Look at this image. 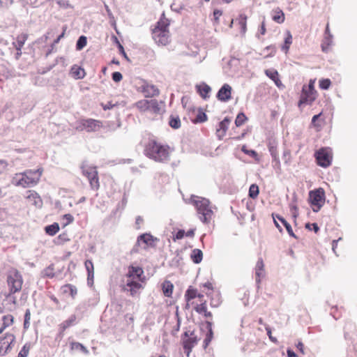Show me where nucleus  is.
Segmentation results:
<instances>
[{
    "mask_svg": "<svg viewBox=\"0 0 357 357\" xmlns=\"http://www.w3.org/2000/svg\"><path fill=\"white\" fill-rule=\"evenodd\" d=\"M144 151L147 157L156 162H165L169 160L168 146L162 145L155 140L149 142Z\"/></svg>",
    "mask_w": 357,
    "mask_h": 357,
    "instance_id": "1",
    "label": "nucleus"
},
{
    "mask_svg": "<svg viewBox=\"0 0 357 357\" xmlns=\"http://www.w3.org/2000/svg\"><path fill=\"white\" fill-rule=\"evenodd\" d=\"M191 199L199 214L200 220L204 223H208L213 215V211L209 206V200L206 198L195 196H192Z\"/></svg>",
    "mask_w": 357,
    "mask_h": 357,
    "instance_id": "2",
    "label": "nucleus"
},
{
    "mask_svg": "<svg viewBox=\"0 0 357 357\" xmlns=\"http://www.w3.org/2000/svg\"><path fill=\"white\" fill-rule=\"evenodd\" d=\"M42 174V169L26 170L22 174V178L17 181V185L24 188L30 187L37 184Z\"/></svg>",
    "mask_w": 357,
    "mask_h": 357,
    "instance_id": "3",
    "label": "nucleus"
},
{
    "mask_svg": "<svg viewBox=\"0 0 357 357\" xmlns=\"http://www.w3.org/2000/svg\"><path fill=\"white\" fill-rule=\"evenodd\" d=\"M316 162L321 167H330L333 159V153L331 148L326 146L317 151L314 154Z\"/></svg>",
    "mask_w": 357,
    "mask_h": 357,
    "instance_id": "4",
    "label": "nucleus"
},
{
    "mask_svg": "<svg viewBox=\"0 0 357 357\" xmlns=\"http://www.w3.org/2000/svg\"><path fill=\"white\" fill-rule=\"evenodd\" d=\"M8 284L10 294L16 293L21 290L23 280L20 273L16 270L10 271L7 278Z\"/></svg>",
    "mask_w": 357,
    "mask_h": 357,
    "instance_id": "5",
    "label": "nucleus"
},
{
    "mask_svg": "<svg viewBox=\"0 0 357 357\" xmlns=\"http://www.w3.org/2000/svg\"><path fill=\"white\" fill-rule=\"evenodd\" d=\"M312 79L309 80L307 86L304 85L302 88V91L298 101V107H302L303 105L311 104L312 101Z\"/></svg>",
    "mask_w": 357,
    "mask_h": 357,
    "instance_id": "6",
    "label": "nucleus"
},
{
    "mask_svg": "<svg viewBox=\"0 0 357 357\" xmlns=\"http://www.w3.org/2000/svg\"><path fill=\"white\" fill-rule=\"evenodd\" d=\"M152 38L157 44L166 45L169 43V31L154 28L152 32Z\"/></svg>",
    "mask_w": 357,
    "mask_h": 357,
    "instance_id": "7",
    "label": "nucleus"
},
{
    "mask_svg": "<svg viewBox=\"0 0 357 357\" xmlns=\"http://www.w3.org/2000/svg\"><path fill=\"white\" fill-rule=\"evenodd\" d=\"M326 192L323 188L314 190V212L319 211L326 202Z\"/></svg>",
    "mask_w": 357,
    "mask_h": 357,
    "instance_id": "8",
    "label": "nucleus"
},
{
    "mask_svg": "<svg viewBox=\"0 0 357 357\" xmlns=\"http://www.w3.org/2000/svg\"><path fill=\"white\" fill-rule=\"evenodd\" d=\"M139 90L142 92L146 98L157 96L160 93V91L156 86L149 84L146 82H143L139 87Z\"/></svg>",
    "mask_w": 357,
    "mask_h": 357,
    "instance_id": "9",
    "label": "nucleus"
},
{
    "mask_svg": "<svg viewBox=\"0 0 357 357\" xmlns=\"http://www.w3.org/2000/svg\"><path fill=\"white\" fill-rule=\"evenodd\" d=\"M327 119L330 121L331 119L324 111L319 114L314 115V127L316 128L317 131L321 130L323 128L327 126Z\"/></svg>",
    "mask_w": 357,
    "mask_h": 357,
    "instance_id": "10",
    "label": "nucleus"
},
{
    "mask_svg": "<svg viewBox=\"0 0 357 357\" xmlns=\"http://www.w3.org/2000/svg\"><path fill=\"white\" fill-rule=\"evenodd\" d=\"M142 288V284L134 278H128L126 284L123 287L124 291H129L132 296L137 295L138 290Z\"/></svg>",
    "mask_w": 357,
    "mask_h": 357,
    "instance_id": "11",
    "label": "nucleus"
},
{
    "mask_svg": "<svg viewBox=\"0 0 357 357\" xmlns=\"http://www.w3.org/2000/svg\"><path fill=\"white\" fill-rule=\"evenodd\" d=\"M201 329L206 330V337L204 340V348H206L213 337V331L212 329V322L206 321L202 324Z\"/></svg>",
    "mask_w": 357,
    "mask_h": 357,
    "instance_id": "12",
    "label": "nucleus"
},
{
    "mask_svg": "<svg viewBox=\"0 0 357 357\" xmlns=\"http://www.w3.org/2000/svg\"><path fill=\"white\" fill-rule=\"evenodd\" d=\"M231 87L228 84H224L217 93L216 98L222 102H227L231 99Z\"/></svg>",
    "mask_w": 357,
    "mask_h": 357,
    "instance_id": "13",
    "label": "nucleus"
},
{
    "mask_svg": "<svg viewBox=\"0 0 357 357\" xmlns=\"http://www.w3.org/2000/svg\"><path fill=\"white\" fill-rule=\"evenodd\" d=\"M198 338L195 335L194 331L190 332V337L183 340V348L187 353V356H189V353L192 349L197 344Z\"/></svg>",
    "mask_w": 357,
    "mask_h": 357,
    "instance_id": "14",
    "label": "nucleus"
},
{
    "mask_svg": "<svg viewBox=\"0 0 357 357\" xmlns=\"http://www.w3.org/2000/svg\"><path fill=\"white\" fill-rule=\"evenodd\" d=\"M230 122V118L226 116L218 123V128L216 129V134L219 139H221L225 135Z\"/></svg>",
    "mask_w": 357,
    "mask_h": 357,
    "instance_id": "15",
    "label": "nucleus"
},
{
    "mask_svg": "<svg viewBox=\"0 0 357 357\" xmlns=\"http://www.w3.org/2000/svg\"><path fill=\"white\" fill-rule=\"evenodd\" d=\"M82 173L87 178L98 175V171L94 166H89L86 162H83L81 165Z\"/></svg>",
    "mask_w": 357,
    "mask_h": 357,
    "instance_id": "16",
    "label": "nucleus"
},
{
    "mask_svg": "<svg viewBox=\"0 0 357 357\" xmlns=\"http://www.w3.org/2000/svg\"><path fill=\"white\" fill-rule=\"evenodd\" d=\"M100 122L99 121L89 119L85 120L82 125L87 132H93L96 131L98 128H100Z\"/></svg>",
    "mask_w": 357,
    "mask_h": 357,
    "instance_id": "17",
    "label": "nucleus"
},
{
    "mask_svg": "<svg viewBox=\"0 0 357 357\" xmlns=\"http://www.w3.org/2000/svg\"><path fill=\"white\" fill-rule=\"evenodd\" d=\"M264 264L263 262V259L261 258H259L255 266L256 282L258 285L261 282V278H263L264 276Z\"/></svg>",
    "mask_w": 357,
    "mask_h": 357,
    "instance_id": "18",
    "label": "nucleus"
},
{
    "mask_svg": "<svg viewBox=\"0 0 357 357\" xmlns=\"http://www.w3.org/2000/svg\"><path fill=\"white\" fill-rule=\"evenodd\" d=\"M139 241L144 244V248L146 249V246H153V242L157 241V238L153 237L150 234H142L138 236Z\"/></svg>",
    "mask_w": 357,
    "mask_h": 357,
    "instance_id": "19",
    "label": "nucleus"
},
{
    "mask_svg": "<svg viewBox=\"0 0 357 357\" xmlns=\"http://www.w3.org/2000/svg\"><path fill=\"white\" fill-rule=\"evenodd\" d=\"M163 109L160 105L158 101L155 99L149 100V109L148 112L155 114H160L162 112Z\"/></svg>",
    "mask_w": 357,
    "mask_h": 357,
    "instance_id": "20",
    "label": "nucleus"
},
{
    "mask_svg": "<svg viewBox=\"0 0 357 357\" xmlns=\"http://www.w3.org/2000/svg\"><path fill=\"white\" fill-rule=\"evenodd\" d=\"M272 19L277 23L282 24L284 21V13L280 8H276L272 11Z\"/></svg>",
    "mask_w": 357,
    "mask_h": 357,
    "instance_id": "21",
    "label": "nucleus"
},
{
    "mask_svg": "<svg viewBox=\"0 0 357 357\" xmlns=\"http://www.w3.org/2000/svg\"><path fill=\"white\" fill-rule=\"evenodd\" d=\"M70 73L75 79H82L85 76V72L81 67L73 66L71 68Z\"/></svg>",
    "mask_w": 357,
    "mask_h": 357,
    "instance_id": "22",
    "label": "nucleus"
},
{
    "mask_svg": "<svg viewBox=\"0 0 357 357\" xmlns=\"http://www.w3.org/2000/svg\"><path fill=\"white\" fill-rule=\"evenodd\" d=\"M143 271L139 267L136 266H130L128 270V273L126 275L127 279L128 278H133L134 277L139 278L141 275L142 274Z\"/></svg>",
    "mask_w": 357,
    "mask_h": 357,
    "instance_id": "23",
    "label": "nucleus"
},
{
    "mask_svg": "<svg viewBox=\"0 0 357 357\" xmlns=\"http://www.w3.org/2000/svg\"><path fill=\"white\" fill-rule=\"evenodd\" d=\"M197 88L199 95L204 99H206L208 97V93L211 92V89L208 84L203 83L202 84L197 86Z\"/></svg>",
    "mask_w": 357,
    "mask_h": 357,
    "instance_id": "24",
    "label": "nucleus"
},
{
    "mask_svg": "<svg viewBox=\"0 0 357 357\" xmlns=\"http://www.w3.org/2000/svg\"><path fill=\"white\" fill-rule=\"evenodd\" d=\"M190 258L195 264H199L203 258V252L199 249H194L190 255Z\"/></svg>",
    "mask_w": 357,
    "mask_h": 357,
    "instance_id": "25",
    "label": "nucleus"
},
{
    "mask_svg": "<svg viewBox=\"0 0 357 357\" xmlns=\"http://www.w3.org/2000/svg\"><path fill=\"white\" fill-rule=\"evenodd\" d=\"M173 289L174 285L170 281L165 280L162 283V291L166 297H170L172 296Z\"/></svg>",
    "mask_w": 357,
    "mask_h": 357,
    "instance_id": "26",
    "label": "nucleus"
},
{
    "mask_svg": "<svg viewBox=\"0 0 357 357\" xmlns=\"http://www.w3.org/2000/svg\"><path fill=\"white\" fill-rule=\"evenodd\" d=\"M292 43V36L289 31H286V37L284 38V44L282 46V50L287 53L289 49L290 45Z\"/></svg>",
    "mask_w": 357,
    "mask_h": 357,
    "instance_id": "27",
    "label": "nucleus"
},
{
    "mask_svg": "<svg viewBox=\"0 0 357 357\" xmlns=\"http://www.w3.org/2000/svg\"><path fill=\"white\" fill-rule=\"evenodd\" d=\"M276 218H278L282 223L289 236L294 238H296V235L293 231L291 225L289 222H287V221L284 218L279 215H276Z\"/></svg>",
    "mask_w": 357,
    "mask_h": 357,
    "instance_id": "28",
    "label": "nucleus"
},
{
    "mask_svg": "<svg viewBox=\"0 0 357 357\" xmlns=\"http://www.w3.org/2000/svg\"><path fill=\"white\" fill-rule=\"evenodd\" d=\"M75 320H76V317H75V315L73 314L67 320L64 321L60 325L61 332H63L66 329L69 328L70 326L73 325Z\"/></svg>",
    "mask_w": 357,
    "mask_h": 357,
    "instance_id": "29",
    "label": "nucleus"
},
{
    "mask_svg": "<svg viewBox=\"0 0 357 357\" xmlns=\"http://www.w3.org/2000/svg\"><path fill=\"white\" fill-rule=\"evenodd\" d=\"M45 230L47 234H49L50 236H54L59 230V224L56 222H54L50 225H47L45 227Z\"/></svg>",
    "mask_w": 357,
    "mask_h": 357,
    "instance_id": "30",
    "label": "nucleus"
},
{
    "mask_svg": "<svg viewBox=\"0 0 357 357\" xmlns=\"http://www.w3.org/2000/svg\"><path fill=\"white\" fill-rule=\"evenodd\" d=\"M62 289L64 293H68L72 296V298H75V296L77 295V289L76 287L73 284H66L62 287Z\"/></svg>",
    "mask_w": 357,
    "mask_h": 357,
    "instance_id": "31",
    "label": "nucleus"
},
{
    "mask_svg": "<svg viewBox=\"0 0 357 357\" xmlns=\"http://www.w3.org/2000/svg\"><path fill=\"white\" fill-rule=\"evenodd\" d=\"M28 198L31 200H33L34 205H36V206L40 207L43 204V202L40 196L37 192L34 191H30V195H28Z\"/></svg>",
    "mask_w": 357,
    "mask_h": 357,
    "instance_id": "32",
    "label": "nucleus"
},
{
    "mask_svg": "<svg viewBox=\"0 0 357 357\" xmlns=\"http://www.w3.org/2000/svg\"><path fill=\"white\" fill-rule=\"evenodd\" d=\"M27 39V35L22 34L17 38L15 48L17 51H21L23 45H24L25 41Z\"/></svg>",
    "mask_w": 357,
    "mask_h": 357,
    "instance_id": "33",
    "label": "nucleus"
},
{
    "mask_svg": "<svg viewBox=\"0 0 357 357\" xmlns=\"http://www.w3.org/2000/svg\"><path fill=\"white\" fill-rule=\"evenodd\" d=\"M6 339H9V340H7V344L2 355H5L11 349V344L15 342V337L11 333H6Z\"/></svg>",
    "mask_w": 357,
    "mask_h": 357,
    "instance_id": "34",
    "label": "nucleus"
},
{
    "mask_svg": "<svg viewBox=\"0 0 357 357\" xmlns=\"http://www.w3.org/2000/svg\"><path fill=\"white\" fill-rule=\"evenodd\" d=\"M169 126L174 129H178L181 127V121L178 116L171 115L169 117Z\"/></svg>",
    "mask_w": 357,
    "mask_h": 357,
    "instance_id": "35",
    "label": "nucleus"
},
{
    "mask_svg": "<svg viewBox=\"0 0 357 357\" xmlns=\"http://www.w3.org/2000/svg\"><path fill=\"white\" fill-rule=\"evenodd\" d=\"M259 193V189L257 184H252L249 188L248 195L251 199L257 197Z\"/></svg>",
    "mask_w": 357,
    "mask_h": 357,
    "instance_id": "36",
    "label": "nucleus"
},
{
    "mask_svg": "<svg viewBox=\"0 0 357 357\" xmlns=\"http://www.w3.org/2000/svg\"><path fill=\"white\" fill-rule=\"evenodd\" d=\"M149 105V100H141L136 102V107L142 112H148Z\"/></svg>",
    "mask_w": 357,
    "mask_h": 357,
    "instance_id": "37",
    "label": "nucleus"
},
{
    "mask_svg": "<svg viewBox=\"0 0 357 357\" xmlns=\"http://www.w3.org/2000/svg\"><path fill=\"white\" fill-rule=\"evenodd\" d=\"M31 344L30 342H26L18 354L17 357H27L31 349Z\"/></svg>",
    "mask_w": 357,
    "mask_h": 357,
    "instance_id": "38",
    "label": "nucleus"
},
{
    "mask_svg": "<svg viewBox=\"0 0 357 357\" xmlns=\"http://www.w3.org/2000/svg\"><path fill=\"white\" fill-rule=\"evenodd\" d=\"M87 43V38L84 36H81L78 38L76 43V49L77 50H82L86 45Z\"/></svg>",
    "mask_w": 357,
    "mask_h": 357,
    "instance_id": "39",
    "label": "nucleus"
},
{
    "mask_svg": "<svg viewBox=\"0 0 357 357\" xmlns=\"http://www.w3.org/2000/svg\"><path fill=\"white\" fill-rule=\"evenodd\" d=\"M88 180L89 181L91 188L93 190H98V188L100 187V184H99V179H98V175H96L95 176H91V177L89 178Z\"/></svg>",
    "mask_w": 357,
    "mask_h": 357,
    "instance_id": "40",
    "label": "nucleus"
},
{
    "mask_svg": "<svg viewBox=\"0 0 357 357\" xmlns=\"http://www.w3.org/2000/svg\"><path fill=\"white\" fill-rule=\"evenodd\" d=\"M248 118L246 117V116L245 115L244 113L243 112H240L236 119H235V125L236 127H240L246 121H247Z\"/></svg>",
    "mask_w": 357,
    "mask_h": 357,
    "instance_id": "41",
    "label": "nucleus"
},
{
    "mask_svg": "<svg viewBox=\"0 0 357 357\" xmlns=\"http://www.w3.org/2000/svg\"><path fill=\"white\" fill-rule=\"evenodd\" d=\"M207 120V116L206 114L202 111L201 109H199L198 113L196 116L195 119L194 120V123H204Z\"/></svg>",
    "mask_w": 357,
    "mask_h": 357,
    "instance_id": "42",
    "label": "nucleus"
},
{
    "mask_svg": "<svg viewBox=\"0 0 357 357\" xmlns=\"http://www.w3.org/2000/svg\"><path fill=\"white\" fill-rule=\"evenodd\" d=\"M105 9H106L107 15L110 20V24L116 30V20H115L114 16L112 14L111 10L109 9V6L107 5H105Z\"/></svg>",
    "mask_w": 357,
    "mask_h": 357,
    "instance_id": "43",
    "label": "nucleus"
},
{
    "mask_svg": "<svg viewBox=\"0 0 357 357\" xmlns=\"http://www.w3.org/2000/svg\"><path fill=\"white\" fill-rule=\"evenodd\" d=\"M71 347L73 349L80 350L86 354H89L88 349L82 344L79 342L72 343Z\"/></svg>",
    "mask_w": 357,
    "mask_h": 357,
    "instance_id": "44",
    "label": "nucleus"
},
{
    "mask_svg": "<svg viewBox=\"0 0 357 357\" xmlns=\"http://www.w3.org/2000/svg\"><path fill=\"white\" fill-rule=\"evenodd\" d=\"M265 74L267 77H268L272 80L278 79V73L276 70L267 69L265 70Z\"/></svg>",
    "mask_w": 357,
    "mask_h": 357,
    "instance_id": "45",
    "label": "nucleus"
},
{
    "mask_svg": "<svg viewBox=\"0 0 357 357\" xmlns=\"http://www.w3.org/2000/svg\"><path fill=\"white\" fill-rule=\"evenodd\" d=\"M3 324L6 325V326H10L13 324L14 321V317L11 314H7L2 317Z\"/></svg>",
    "mask_w": 357,
    "mask_h": 357,
    "instance_id": "46",
    "label": "nucleus"
},
{
    "mask_svg": "<svg viewBox=\"0 0 357 357\" xmlns=\"http://www.w3.org/2000/svg\"><path fill=\"white\" fill-rule=\"evenodd\" d=\"M187 301H190L197 296V291L195 289H188L185 295Z\"/></svg>",
    "mask_w": 357,
    "mask_h": 357,
    "instance_id": "47",
    "label": "nucleus"
},
{
    "mask_svg": "<svg viewBox=\"0 0 357 357\" xmlns=\"http://www.w3.org/2000/svg\"><path fill=\"white\" fill-rule=\"evenodd\" d=\"M331 85L330 79H322L319 82V86L320 88L323 89H327L329 88Z\"/></svg>",
    "mask_w": 357,
    "mask_h": 357,
    "instance_id": "48",
    "label": "nucleus"
},
{
    "mask_svg": "<svg viewBox=\"0 0 357 357\" xmlns=\"http://www.w3.org/2000/svg\"><path fill=\"white\" fill-rule=\"evenodd\" d=\"M30 319H31V313H30V310L28 309L26 310V312L24 314V328H28L29 327Z\"/></svg>",
    "mask_w": 357,
    "mask_h": 357,
    "instance_id": "49",
    "label": "nucleus"
},
{
    "mask_svg": "<svg viewBox=\"0 0 357 357\" xmlns=\"http://www.w3.org/2000/svg\"><path fill=\"white\" fill-rule=\"evenodd\" d=\"M269 151L271 153V155L273 159V160L278 164L280 163L279 158L277 153L276 149L273 146H270Z\"/></svg>",
    "mask_w": 357,
    "mask_h": 357,
    "instance_id": "50",
    "label": "nucleus"
},
{
    "mask_svg": "<svg viewBox=\"0 0 357 357\" xmlns=\"http://www.w3.org/2000/svg\"><path fill=\"white\" fill-rule=\"evenodd\" d=\"M112 80L114 82H119L122 80L123 79V75L122 74L120 73V72H114L112 74Z\"/></svg>",
    "mask_w": 357,
    "mask_h": 357,
    "instance_id": "51",
    "label": "nucleus"
},
{
    "mask_svg": "<svg viewBox=\"0 0 357 357\" xmlns=\"http://www.w3.org/2000/svg\"><path fill=\"white\" fill-rule=\"evenodd\" d=\"M195 309L196 312L199 314L204 313L206 312V310H207L206 303H203L200 305H197Z\"/></svg>",
    "mask_w": 357,
    "mask_h": 357,
    "instance_id": "52",
    "label": "nucleus"
},
{
    "mask_svg": "<svg viewBox=\"0 0 357 357\" xmlns=\"http://www.w3.org/2000/svg\"><path fill=\"white\" fill-rule=\"evenodd\" d=\"M241 150L243 152L250 156L256 157L257 155V153L255 150H248L246 149L245 146H243Z\"/></svg>",
    "mask_w": 357,
    "mask_h": 357,
    "instance_id": "53",
    "label": "nucleus"
},
{
    "mask_svg": "<svg viewBox=\"0 0 357 357\" xmlns=\"http://www.w3.org/2000/svg\"><path fill=\"white\" fill-rule=\"evenodd\" d=\"M53 270L54 268L52 267V266H50L44 270V273L47 277L52 278L54 276Z\"/></svg>",
    "mask_w": 357,
    "mask_h": 357,
    "instance_id": "54",
    "label": "nucleus"
},
{
    "mask_svg": "<svg viewBox=\"0 0 357 357\" xmlns=\"http://www.w3.org/2000/svg\"><path fill=\"white\" fill-rule=\"evenodd\" d=\"M265 329L266 331L267 335H268L270 340L274 343H276L278 342V340L276 337L272 336L271 328H270V326H266Z\"/></svg>",
    "mask_w": 357,
    "mask_h": 357,
    "instance_id": "55",
    "label": "nucleus"
},
{
    "mask_svg": "<svg viewBox=\"0 0 357 357\" xmlns=\"http://www.w3.org/2000/svg\"><path fill=\"white\" fill-rule=\"evenodd\" d=\"M114 39H115V41L116 42V43L118 44V47L119 49V51H120V53L127 59H128V56H127V54L124 50V48L123 47V45L119 43V41L118 40V38L116 37V36H114Z\"/></svg>",
    "mask_w": 357,
    "mask_h": 357,
    "instance_id": "56",
    "label": "nucleus"
},
{
    "mask_svg": "<svg viewBox=\"0 0 357 357\" xmlns=\"http://www.w3.org/2000/svg\"><path fill=\"white\" fill-rule=\"evenodd\" d=\"M169 23L165 21H159L155 28H160V29L168 30Z\"/></svg>",
    "mask_w": 357,
    "mask_h": 357,
    "instance_id": "57",
    "label": "nucleus"
},
{
    "mask_svg": "<svg viewBox=\"0 0 357 357\" xmlns=\"http://www.w3.org/2000/svg\"><path fill=\"white\" fill-rule=\"evenodd\" d=\"M185 231L183 229H179L174 237V241L181 239L185 236Z\"/></svg>",
    "mask_w": 357,
    "mask_h": 357,
    "instance_id": "58",
    "label": "nucleus"
},
{
    "mask_svg": "<svg viewBox=\"0 0 357 357\" xmlns=\"http://www.w3.org/2000/svg\"><path fill=\"white\" fill-rule=\"evenodd\" d=\"M87 273L93 271V264L91 260H86L84 263Z\"/></svg>",
    "mask_w": 357,
    "mask_h": 357,
    "instance_id": "59",
    "label": "nucleus"
},
{
    "mask_svg": "<svg viewBox=\"0 0 357 357\" xmlns=\"http://www.w3.org/2000/svg\"><path fill=\"white\" fill-rule=\"evenodd\" d=\"M241 17L242 19L240 21V24H241V31L245 33V31H246V20H247V17L246 16H242L241 15Z\"/></svg>",
    "mask_w": 357,
    "mask_h": 357,
    "instance_id": "60",
    "label": "nucleus"
},
{
    "mask_svg": "<svg viewBox=\"0 0 357 357\" xmlns=\"http://www.w3.org/2000/svg\"><path fill=\"white\" fill-rule=\"evenodd\" d=\"M140 245H141V241H139V238H137L135 245L133 246V248H132V250L130 251L131 254L139 252V247L140 246Z\"/></svg>",
    "mask_w": 357,
    "mask_h": 357,
    "instance_id": "61",
    "label": "nucleus"
},
{
    "mask_svg": "<svg viewBox=\"0 0 357 357\" xmlns=\"http://www.w3.org/2000/svg\"><path fill=\"white\" fill-rule=\"evenodd\" d=\"M93 277H94V271L88 273L87 283L89 285L93 284Z\"/></svg>",
    "mask_w": 357,
    "mask_h": 357,
    "instance_id": "62",
    "label": "nucleus"
},
{
    "mask_svg": "<svg viewBox=\"0 0 357 357\" xmlns=\"http://www.w3.org/2000/svg\"><path fill=\"white\" fill-rule=\"evenodd\" d=\"M222 13L221 10H218V9H215L213 11V17H214V20L218 22V20H219V17L222 15Z\"/></svg>",
    "mask_w": 357,
    "mask_h": 357,
    "instance_id": "63",
    "label": "nucleus"
},
{
    "mask_svg": "<svg viewBox=\"0 0 357 357\" xmlns=\"http://www.w3.org/2000/svg\"><path fill=\"white\" fill-rule=\"evenodd\" d=\"M56 3L62 8H67L70 7V4L64 0H56Z\"/></svg>",
    "mask_w": 357,
    "mask_h": 357,
    "instance_id": "64",
    "label": "nucleus"
}]
</instances>
